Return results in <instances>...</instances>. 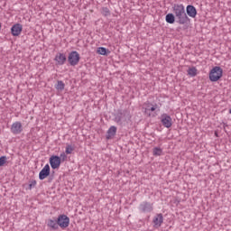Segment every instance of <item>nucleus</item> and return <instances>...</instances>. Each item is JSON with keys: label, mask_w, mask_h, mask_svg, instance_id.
Instances as JSON below:
<instances>
[{"label": "nucleus", "mask_w": 231, "mask_h": 231, "mask_svg": "<svg viewBox=\"0 0 231 231\" xmlns=\"http://www.w3.org/2000/svg\"><path fill=\"white\" fill-rule=\"evenodd\" d=\"M172 10L179 24L190 23V18H189L187 13H185V6L182 4H174Z\"/></svg>", "instance_id": "f257e3e1"}, {"label": "nucleus", "mask_w": 231, "mask_h": 231, "mask_svg": "<svg viewBox=\"0 0 231 231\" xmlns=\"http://www.w3.org/2000/svg\"><path fill=\"white\" fill-rule=\"evenodd\" d=\"M223 77V69L219 66L213 67L209 71L210 82H217Z\"/></svg>", "instance_id": "f03ea898"}, {"label": "nucleus", "mask_w": 231, "mask_h": 231, "mask_svg": "<svg viewBox=\"0 0 231 231\" xmlns=\"http://www.w3.org/2000/svg\"><path fill=\"white\" fill-rule=\"evenodd\" d=\"M138 210L141 214H151L154 210V205L145 200L140 203Z\"/></svg>", "instance_id": "7ed1b4c3"}, {"label": "nucleus", "mask_w": 231, "mask_h": 231, "mask_svg": "<svg viewBox=\"0 0 231 231\" xmlns=\"http://www.w3.org/2000/svg\"><path fill=\"white\" fill-rule=\"evenodd\" d=\"M68 62L70 66H78L80 62V54L77 51L69 53Z\"/></svg>", "instance_id": "20e7f679"}, {"label": "nucleus", "mask_w": 231, "mask_h": 231, "mask_svg": "<svg viewBox=\"0 0 231 231\" xmlns=\"http://www.w3.org/2000/svg\"><path fill=\"white\" fill-rule=\"evenodd\" d=\"M127 115H129V111H127V109H118L115 114V122L119 125H122L123 120H125V116H127Z\"/></svg>", "instance_id": "39448f33"}, {"label": "nucleus", "mask_w": 231, "mask_h": 231, "mask_svg": "<svg viewBox=\"0 0 231 231\" xmlns=\"http://www.w3.org/2000/svg\"><path fill=\"white\" fill-rule=\"evenodd\" d=\"M161 122L166 129H171V127H172V117L168 114H162L161 116Z\"/></svg>", "instance_id": "423d86ee"}, {"label": "nucleus", "mask_w": 231, "mask_h": 231, "mask_svg": "<svg viewBox=\"0 0 231 231\" xmlns=\"http://www.w3.org/2000/svg\"><path fill=\"white\" fill-rule=\"evenodd\" d=\"M58 225L62 229L68 228V226H69V217L66 215H60L58 217Z\"/></svg>", "instance_id": "0eeeda50"}, {"label": "nucleus", "mask_w": 231, "mask_h": 231, "mask_svg": "<svg viewBox=\"0 0 231 231\" xmlns=\"http://www.w3.org/2000/svg\"><path fill=\"white\" fill-rule=\"evenodd\" d=\"M54 60L56 62V66H64V64H66V60H68V58L66 57V54L58 52L54 58Z\"/></svg>", "instance_id": "6e6552de"}, {"label": "nucleus", "mask_w": 231, "mask_h": 231, "mask_svg": "<svg viewBox=\"0 0 231 231\" xmlns=\"http://www.w3.org/2000/svg\"><path fill=\"white\" fill-rule=\"evenodd\" d=\"M49 162H50V165H51V169H53V170L59 169L60 167L61 162L58 155L51 156L49 159Z\"/></svg>", "instance_id": "1a4fd4ad"}, {"label": "nucleus", "mask_w": 231, "mask_h": 231, "mask_svg": "<svg viewBox=\"0 0 231 231\" xmlns=\"http://www.w3.org/2000/svg\"><path fill=\"white\" fill-rule=\"evenodd\" d=\"M11 133L13 134H21L23 133V124L17 121L11 125Z\"/></svg>", "instance_id": "9d476101"}, {"label": "nucleus", "mask_w": 231, "mask_h": 231, "mask_svg": "<svg viewBox=\"0 0 231 231\" xmlns=\"http://www.w3.org/2000/svg\"><path fill=\"white\" fill-rule=\"evenodd\" d=\"M23 32V24L15 23L11 28V33L14 37H19Z\"/></svg>", "instance_id": "9b49d317"}, {"label": "nucleus", "mask_w": 231, "mask_h": 231, "mask_svg": "<svg viewBox=\"0 0 231 231\" xmlns=\"http://www.w3.org/2000/svg\"><path fill=\"white\" fill-rule=\"evenodd\" d=\"M50 171H51L50 164H46L39 173V180H46V178L50 176Z\"/></svg>", "instance_id": "f8f14e48"}, {"label": "nucleus", "mask_w": 231, "mask_h": 231, "mask_svg": "<svg viewBox=\"0 0 231 231\" xmlns=\"http://www.w3.org/2000/svg\"><path fill=\"white\" fill-rule=\"evenodd\" d=\"M186 14L187 15H189V17L195 19L196 15H198V10L195 8L194 5H189L186 7Z\"/></svg>", "instance_id": "ddd939ff"}, {"label": "nucleus", "mask_w": 231, "mask_h": 231, "mask_svg": "<svg viewBox=\"0 0 231 231\" xmlns=\"http://www.w3.org/2000/svg\"><path fill=\"white\" fill-rule=\"evenodd\" d=\"M47 226L51 228V230H59V219L58 218H49L47 220Z\"/></svg>", "instance_id": "4468645a"}, {"label": "nucleus", "mask_w": 231, "mask_h": 231, "mask_svg": "<svg viewBox=\"0 0 231 231\" xmlns=\"http://www.w3.org/2000/svg\"><path fill=\"white\" fill-rule=\"evenodd\" d=\"M152 223L155 228H159V226H162V224L163 223V215L162 213L157 214L153 217Z\"/></svg>", "instance_id": "2eb2a0df"}, {"label": "nucleus", "mask_w": 231, "mask_h": 231, "mask_svg": "<svg viewBox=\"0 0 231 231\" xmlns=\"http://www.w3.org/2000/svg\"><path fill=\"white\" fill-rule=\"evenodd\" d=\"M116 136V126L113 125L110 126L109 129L106 132V140H111Z\"/></svg>", "instance_id": "dca6fc26"}, {"label": "nucleus", "mask_w": 231, "mask_h": 231, "mask_svg": "<svg viewBox=\"0 0 231 231\" xmlns=\"http://www.w3.org/2000/svg\"><path fill=\"white\" fill-rule=\"evenodd\" d=\"M165 21L168 23V24H174L176 23V16L172 13H169L165 16Z\"/></svg>", "instance_id": "f3484780"}, {"label": "nucleus", "mask_w": 231, "mask_h": 231, "mask_svg": "<svg viewBox=\"0 0 231 231\" xmlns=\"http://www.w3.org/2000/svg\"><path fill=\"white\" fill-rule=\"evenodd\" d=\"M23 187L25 188V190H32V189H35V187H37V180H30L29 184H23Z\"/></svg>", "instance_id": "a211bd4d"}, {"label": "nucleus", "mask_w": 231, "mask_h": 231, "mask_svg": "<svg viewBox=\"0 0 231 231\" xmlns=\"http://www.w3.org/2000/svg\"><path fill=\"white\" fill-rule=\"evenodd\" d=\"M97 53H98L99 55H104L105 57H107V55L111 53V51L107 50L105 47H98Z\"/></svg>", "instance_id": "6ab92c4d"}, {"label": "nucleus", "mask_w": 231, "mask_h": 231, "mask_svg": "<svg viewBox=\"0 0 231 231\" xmlns=\"http://www.w3.org/2000/svg\"><path fill=\"white\" fill-rule=\"evenodd\" d=\"M64 88H66V84H64V81L58 80L57 84L55 85V88L58 89V91H63Z\"/></svg>", "instance_id": "aec40b11"}, {"label": "nucleus", "mask_w": 231, "mask_h": 231, "mask_svg": "<svg viewBox=\"0 0 231 231\" xmlns=\"http://www.w3.org/2000/svg\"><path fill=\"white\" fill-rule=\"evenodd\" d=\"M188 75H189V77H196V75H198V69H196V67H191L188 69Z\"/></svg>", "instance_id": "412c9836"}, {"label": "nucleus", "mask_w": 231, "mask_h": 231, "mask_svg": "<svg viewBox=\"0 0 231 231\" xmlns=\"http://www.w3.org/2000/svg\"><path fill=\"white\" fill-rule=\"evenodd\" d=\"M152 154L154 156H162V154H163V150H162L160 147H154L152 150Z\"/></svg>", "instance_id": "4be33fe9"}, {"label": "nucleus", "mask_w": 231, "mask_h": 231, "mask_svg": "<svg viewBox=\"0 0 231 231\" xmlns=\"http://www.w3.org/2000/svg\"><path fill=\"white\" fill-rule=\"evenodd\" d=\"M75 151V148L71 144H67L65 154H71Z\"/></svg>", "instance_id": "5701e85b"}, {"label": "nucleus", "mask_w": 231, "mask_h": 231, "mask_svg": "<svg viewBox=\"0 0 231 231\" xmlns=\"http://www.w3.org/2000/svg\"><path fill=\"white\" fill-rule=\"evenodd\" d=\"M158 107V105H154V106H152V107H150V108H146L145 109V111H144V113H146V115H148V116H151V113H149V111H152V112H154V111H156V108Z\"/></svg>", "instance_id": "b1692460"}, {"label": "nucleus", "mask_w": 231, "mask_h": 231, "mask_svg": "<svg viewBox=\"0 0 231 231\" xmlns=\"http://www.w3.org/2000/svg\"><path fill=\"white\" fill-rule=\"evenodd\" d=\"M67 154L68 153H66L64 152L60 154L59 158L60 159L61 162H66L68 160V155Z\"/></svg>", "instance_id": "393cba45"}, {"label": "nucleus", "mask_w": 231, "mask_h": 231, "mask_svg": "<svg viewBox=\"0 0 231 231\" xmlns=\"http://www.w3.org/2000/svg\"><path fill=\"white\" fill-rule=\"evenodd\" d=\"M8 158L6 156H1L0 157V167H5V163H6V161Z\"/></svg>", "instance_id": "a878e982"}, {"label": "nucleus", "mask_w": 231, "mask_h": 231, "mask_svg": "<svg viewBox=\"0 0 231 231\" xmlns=\"http://www.w3.org/2000/svg\"><path fill=\"white\" fill-rule=\"evenodd\" d=\"M103 14L104 15H111V11L107 7H103Z\"/></svg>", "instance_id": "bb28decb"}, {"label": "nucleus", "mask_w": 231, "mask_h": 231, "mask_svg": "<svg viewBox=\"0 0 231 231\" xmlns=\"http://www.w3.org/2000/svg\"><path fill=\"white\" fill-rule=\"evenodd\" d=\"M53 180V176L51 175L50 178H49V181H52Z\"/></svg>", "instance_id": "cd10ccee"}, {"label": "nucleus", "mask_w": 231, "mask_h": 231, "mask_svg": "<svg viewBox=\"0 0 231 231\" xmlns=\"http://www.w3.org/2000/svg\"><path fill=\"white\" fill-rule=\"evenodd\" d=\"M229 115H231V108L229 109Z\"/></svg>", "instance_id": "c85d7f7f"}]
</instances>
